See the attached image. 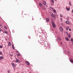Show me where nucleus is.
<instances>
[{
  "label": "nucleus",
  "mask_w": 73,
  "mask_h": 73,
  "mask_svg": "<svg viewBox=\"0 0 73 73\" xmlns=\"http://www.w3.org/2000/svg\"><path fill=\"white\" fill-rule=\"evenodd\" d=\"M69 31H71V29H69Z\"/></svg>",
  "instance_id": "obj_33"
},
{
  "label": "nucleus",
  "mask_w": 73,
  "mask_h": 73,
  "mask_svg": "<svg viewBox=\"0 0 73 73\" xmlns=\"http://www.w3.org/2000/svg\"><path fill=\"white\" fill-rule=\"evenodd\" d=\"M57 39H58V40L59 41H61V38H59L58 37L57 38Z\"/></svg>",
  "instance_id": "obj_9"
},
{
  "label": "nucleus",
  "mask_w": 73,
  "mask_h": 73,
  "mask_svg": "<svg viewBox=\"0 0 73 73\" xmlns=\"http://www.w3.org/2000/svg\"><path fill=\"white\" fill-rule=\"evenodd\" d=\"M0 54H2V53L1 52V51H0Z\"/></svg>",
  "instance_id": "obj_31"
},
{
  "label": "nucleus",
  "mask_w": 73,
  "mask_h": 73,
  "mask_svg": "<svg viewBox=\"0 0 73 73\" xmlns=\"http://www.w3.org/2000/svg\"><path fill=\"white\" fill-rule=\"evenodd\" d=\"M65 39L67 41H69V39H68V38L67 37H66L65 38Z\"/></svg>",
  "instance_id": "obj_13"
},
{
  "label": "nucleus",
  "mask_w": 73,
  "mask_h": 73,
  "mask_svg": "<svg viewBox=\"0 0 73 73\" xmlns=\"http://www.w3.org/2000/svg\"><path fill=\"white\" fill-rule=\"evenodd\" d=\"M29 38H31V37L30 36H29Z\"/></svg>",
  "instance_id": "obj_36"
},
{
  "label": "nucleus",
  "mask_w": 73,
  "mask_h": 73,
  "mask_svg": "<svg viewBox=\"0 0 73 73\" xmlns=\"http://www.w3.org/2000/svg\"><path fill=\"white\" fill-rule=\"evenodd\" d=\"M53 11L54 12V13H56V11L55 9L53 10Z\"/></svg>",
  "instance_id": "obj_19"
},
{
  "label": "nucleus",
  "mask_w": 73,
  "mask_h": 73,
  "mask_svg": "<svg viewBox=\"0 0 73 73\" xmlns=\"http://www.w3.org/2000/svg\"><path fill=\"white\" fill-rule=\"evenodd\" d=\"M4 28H5V29H7V27H6V26L4 27Z\"/></svg>",
  "instance_id": "obj_29"
},
{
  "label": "nucleus",
  "mask_w": 73,
  "mask_h": 73,
  "mask_svg": "<svg viewBox=\"0 0 73 73\" xmlns=\"http://www.w3.org/2000/svg\"><path fill=\"white\" fill-rule=\"evenodd\" d=\"M66 10H67L68 11H69L70 10V8H68V7H66Z\"/></svg>",
  "instance_id": "obj_7"
},
{
  "label": "nucleus",
  "mask_w": 73,
  "mask_h": 73,
  "mask_svg": "<svg viewBox=\"0 0 73 73\" xmlns=\"http://www.w3.org/2000/svg\"><path fill=\"white\" fill-rule=\"evenodd\" d=\"M8 73H10V71L9 70V71H8Z\"/></svg>",
  "instance_id": "obj_34"
},
{
  "label": "nucleus",
  "mask_w": 73,
  "mask_h": 73,
  "mask_svg": "<svg viewBox=\"0 0 73 73\" xmlns=\"http://www.w3.org/2000/svg\"><path fill=\"white\" fill-rule=\"evenodd\" d=\"M8 45H9V46H11V42H9Z\"/></svg>",
  "instance_id": "obj_17"
},
{
  "label": "nucleus",
  "mask_w": 73,
  "mask_h": 73,
  "mask_svg": "<svg viewBox=\"0 0 73 73\" xmlns=\"http://www.w3.org/2000/svg\"><path fill=\"white\" fill-rule=\"evenodd\" d=\"M11 56L12 57V56H13V55H11Z\"/></svg>",
  "instance_id": "obj_40"
},
{
  "label": "nucleus",
  "mask_w": 73,
  "mask_h": 73,
  "mask_svg": "<svg viewBox=\"0 0 73 73\" xmlns=\"http://www.w3.org/2000/svg\"><path fill=\"white\" fill-rule=\"evenodd\" d=\"M70 61L71 62H72V63H73V60L72 59H70Z\"/></svg>",
  "instance_id": "obj_15"
},
{
  "label": "nucleus",
  "mask_w": 73,
  "mask_h": 73,
  "mask_svg": "<svg viewBox=\"0 0 73 73\" xmlns=\"http://www.w3.org/2000/svg\"><path fill=\"white\" fill-rule=\"evenodd\" d=\"M46 22H48V21H49V19L48 18H47L46 19Z\"/></svg>",
  "instance_id": "obj_8"
},
{
  "label": "nucleus",
  "mask_w": 73,
  "mask_h": 73,
  "mask_svg": "<svg viewBox=\"0 0 73 73\" xmlns=\"http://www.w3.org/2000/svg\"><path fill=\"white\" fill-rule=\"evenodd\" d=\"M26 64L27 65H29L30 64H29V62H28V61H26Z\"/></svg>",
  "instance_id": "obj_6"
},
{
  "label": "nucleus",
  "mask_w": 73,
  "mask_h": 73,
  "mask_svg": "<svg viewBox=\"0 0 73 73\" xmlns=\"http://www.w3.org/2000/svg\"><path fill=\"white\" fill-rule=\"evenodd\" d=\"M50 5H52V4L51 3Z\"/></svg>",
  "instance_id": "obj_44"
},
{
  "label": "nucleus",
  "mask_w": 73,
  "mask_h": 73,
  "mask_svg": "<svg viewBox=\"0 0 73 73\" xmlns=\"http://www.w3.org/2000/svg\"><path fill=\"white\" fill-rule=\"evenodd\" d=\"M1 59H4V57L3 56L0 57V60H1Z\"/></svg>",
  "instance_id": "obj_12"
},
{
  "label": "nucleus",
  "mask_w": 73,
  "mask_h": 73,
  "mask_svg": "<svg viewBox=\"0 0 73 73\" xmlns=\"http://www.w3.org/2000/svg\"><path fill=\"white\" fill-rule=\"evenodd\" d=\"M71 41L72 42H73V39L72 38H71L70 39Z\"/></svg>",
  "instance_id": "obj_25"
},
{
  "label": "nucleus",
  "mask_w": 73,
  "mask_h": 73,
  "mask_svg": "<svg viewBox=\"0 0 73 73\" xmlns=\"http://www.w3.org/2000/svg\"><path fill=\"white\" fill-rule=\"evenodd\" d=\"M60 16L61 17H62L63 16H62V15L60 14Z\"/></svg>",
  "instance_id": "obj_28"
},
{
  "label": "nucleus",
  "mask_w": 73,
  "mask_h": 73,
  "mask_svg": "<svg viewBox=\"0 0 73 73\" xmlns=\"http://www.w3.org/2000/svg\"><path fill=\"white\" fill-rule=\"evenodd\" d=\"M17 56H20V54H18L17 55Z\"/></svg>",
  "instance_id": "obj_32"
},
{
  "label": "nucleus",
  "mask_w": 73,
  "mask_h": 73,
  "mask_svg": "<svg viewBox=\"0 0 73 73\" xmlns=\"http://www.w3.org/2000/svg\"><path fill=\"white\" fill-rule=\"evenodd\" d=\"M63 19L62 18H60V20L61 21H62Z\"/></svg>",
  "instance_id": "obj_22"
},
{
  "label": "nucleus",
  "mask_w": 73,
  "mask_h": 73,
  "mask_svg": "<svg viewBox=\"0 0 73 73\" xmlns=\"http://www.w3.org/2000/svg\"><path fill=\"white\" fill-rule=\"evenodd\" d=\"M70 35H68V37H70Z\"/></svg>",
  "instance_id": "obj_30"
},
{
  "label": "nucleus",
  "mask_w": 73,
  "mask_h": 73,
  "mask_svg": "<svg viewBox=\"0 0 73 73\" xmlns=\"http://www.w3.org/2000/svg\"><path fill=\"white\" fill-rule=\"evenodd\" d=\"M68 53H70V51H68Z\"/></svg>",
  "instance_id": "obj_38"
},
{
  "label": "nucleus",
  "mask_w": 73,
  "mask_h": 73,
  "mask_svg": "<svg viewBox=\"0 0 73 73\" xmlns=\"http://www.w3.org/2000/svg\"><path fill=\"white\" fill-rule=\"evenodd\" d=\"M39 6H40V7H42V5L41 4V3H39Z\"/></svg>",
  "instance_id": "obj_16"
},
{
  "label": "nucleus",
  "mask_w": 73,
  "mask_h": 73,
  "mask_svg": "<svg viewBox=\"0 0 73 73\" xmlns=\"http://www.w3.org/2000/svg\"><path fill=\"white\" fill-rule=\"evenodd\" d=\"M17 52H19V51H17Z\"/></svg>",
  "instance_id": "obj_42"
},
{
  "label": "nucleus",
  "mask_w": 73,
  "mask_h": 73,
  "mask_svg": "<svg viewBox=\"0 0 73 73\" xmlns=\"http://www.w3.org/2000/svg\"><path fill=\"white\" fill-rule=\"evenodd\" d=\"M43 3L44 5H45L46 4V1H44L43 2Z\"/></svg>",
  "instance_id": "obj_10"
},
{
  "label": "nucleus",
  "mask_w": 73,
  "mask_h": 73,
  "mask_svg": "<svg viewBox=\"0 0 73 73\" xmlns=\"http://www.w3.org/2000/svg\"><path fill=\"white\" fill-rule=\"evenodd\" d=\"M56 41H57V39H56Z\"/></svg>",
  "instance_id": "obj_45"
},
{
  "label": "nucleus",
  "mask_w": 73,
  "mask_h": 73,
  "mask_svg": "<svg viewBox=\"0 0 73 73\" xmlns=\"http://www.w3.org/2000/svg\"><path fill=\"white\" fill-rule=\"evenodd\" d=\"M0 48H3V46L2 45H0Z\"/></svg>",
  "instance_id": "obj_24"
},
{
  "label": "nucleus",
  "mask_w": 73,
  "mask_h": 73,
  "mask_svg": "<svg viewBox=\"0 0 73 73\" xmlns=\"http://www.w3.org/2000/svg\"><path fill=\"white\" fill-rule=\"evenodd\" d=\"M11 64L12 65L13 68H15V67H16V65H15V64L13 63H11Z\"/></svg>",
  "instance_id": "obj_3"
},
{
  "label": "nucleus",
  "mask_w": 73,
  "mask_h": 73,
  "mask_svg": "<svg viewBox=\"0 0 73 73\" xmlns=\"http://www.w3.org/2000/svg\"><path fill=\"white\" fill-rule=\"evenodd\" d=\"M46 7H48V5H46Z\"/></svg>",
  "instance_id": "obj_39"
},
{
  "label": "nucleus",
  "mask_w": 73,
  "mask_h": 73,
  "mask_svg": "<svg viewBox=\"0 0 73 73\" xmlns=\"http://www.w3.org/2000/svg\"><path fill=\"white\" fill-rule=\"evenodd\" d=\"M17 73H18V72H17Z\"/></svg>",
  "instance_id": "obj_46"
},
{
  "label": "nucleus",
  "mask_w": 73,
  "mask_h": 73,
  "mask_svg": "<svg viewBox=\"0 0 73 73\" xmlns=\"http://www.w3.org/2000/svg\"><path fill=\"white\" fill-rule=\"evenodd\" d=\"M66 24H69V21H66Z\"/></svg>",
  "instance_id": "obj_14"
},
{
  "label": "nucleus",
  "mask_w": 73,
  "mask_h": 73,
  "mask_svg": "<svg viewBox=\"0 0 73 73\" xmlns=\"http://www.w3.org/2000/svg\"><path fill=\"white\" fill-rule=\"evenodd\" d=\"M69 5H70V6H72V4H71V2H70V1H69Z\"/></svg>",
  "instance_id": "obj_11"
},
{
  "label": "nucleus",
  "mask_w": 73,
  "mask_h": 73,
  "mask_svg": "<svg viewBox=\"0 0 73 73\" xmlns=\"http://www.w3.org/2000/svg\"><path fill=\"white\" fill-rule=\"evenodd\" d=\"M60 44H62V42H61V43H60Z\"/></svg>",
  "instance_id": "obj_43"
},
{
  "label": "nucleus",
  "mask_w": 73,
  "mask_h": 73,
  "mask_svg": "<svg viewBox=\"0 0 73 73\" xmlns=\"http://www.w3.org/2000/svg\"><path fill=\"white\" fill-rule=\"evenodd\" d=\"M52 4H54V0H51Z\"/></svg>",
  "instance_id": "obj_18"
},
{
  "label": "nucleus",
  "mask_w": 73,
  "mask_h": 73,
  "mask_svg": "<svg viewBox=\"0 0 73 73\" xmlns=\"http://www.w3.org/2000/svg\"><path fill=\"white\" fill-rule=\"evenodd\" d=\"M0 27L1 28H3V26H2V25L1 24H0Z\"/></svg>",
  "instance_id": "obj_27"
},
{
  "label": "nucleus",
  "mask_w": 73,
  "mask_h": 73,
  "mask_svg": "<svg viewBox=\"0 0 73 73\" xmlns=\"http://www.w3.org/2000/svg\"><path fill=\"white\" fill-rule=\"evenodd\" d=\"M16 61H15V62H20V61L17 58H16Z\"/></svg>",
  "instance_id": "obj_2"
},
{
  "label": "nucleus",
  "mask_w": 73,
  "mask_h": 73,
  "mask_svg": "<svg viewBox=\"0 0 73 73\" xmlns=\"http://www.w3.org/2000/svg\"><path fill=\"white\" fill-rule=\"evenodd\" d=\"M50 14H51L52 16V17H53L55 18V17H54V15H53V13H52V12Z\"/></svg>",
  "instance_id": "obj_4"
},
{
  "label": "nucleus",
  "mask_w": 73,
  "mask_h": 73,
  "mask_svg": "<svg viewBox=\"0 0 73 73\" xmlns=\"http://www.w3.org/2000/svg\"><path fill=\"white\" fill-rule=\"evenodd\" d=\"M51 23L52 25L53 28H56V25L54 23V22H53V21H52L51 22Z\"/></svg>",
  "instance_id": "obj_1"
},
{
  "label": "nucleus",
  "mask_w": 73,
  "mask_h": 73,
  "mask_svg": "<svg viewBox=\"0 0 73 73\" xmlns=\"http://www.w3.org/2000/svg\"><path fill=\"white\" fill-rule=\"evenodd\" d=\"M72 13H73V9H72V11H71Z\"/></svg>",
  "instance_id": "obj_35"
},
{
  "label": "nucleus",
  "mask_w": 73,
  "mask_h": 73,
  "mask_svg": "<svg viewBox=\"0 0 73 73\" xmlns=\"http://www.w3.org/2000/svg\"><path fill=\"white\" fill-rule=\"evenodd\" d=\"M12 48L13 49H15V48L14 47V46L12 45Z\"/></svg>",
  "instance_id": "obj_20"
},
{
  "label": "nucleus",
  "mask_w": 73,
  "mask_h": 73,
  "mask_svg": "<svg viewBox=\"0 0 73 73\" xmlns=\"http://www.w3.org/2000/svg\"><path fill=\"white\" fill-rule=\"evenodd\" d=\"M55 1H56V0H55Z\"/></svg>",
  "instance_id": "obj_47"
},
{
  "label": "nucleus",
  "mask_w": 73,
  "mask_h": 73,
  "mask_svg": "<svg viewBox=\"0 0 73 73\" xmlns=\"http://www.w3.org/2000/svg\"><path fill=\"white\" fill-rule=\"evenodd\" d=\"M50 9H54L52 7H50Z\"/></svg>",
  "instance_id": "obj_26"
},
{
  "label": "nucleus",
  "mask_w": 73,
  "mask_h": 73,
  "mask_svg": "<svg viewBox=\"0 0 73 73\" xmlns=\"http://www.w3.org/2000/svg\"><path fill=\"white\" fill-rule=\"evenodd\" d=\"M61 31H63V29H62V27H59Z\"/></svg>",
  "instance_id": "obj_5"
},
{
  "label": "nucleus",
  "mask_w": 73,
  "mask_h": 73,
  "mask_svg": "<svg viewBox=\"0 0 73 73\" xmlns=\"http://www.w3.org/2000/svg\"><path fill=\"white\" fill-rule=\"evenodd\" d=\"M4 33L6 34H7V33H8V32L6 31H5Z\"/></svg>",
  "instance_id": "obj_23"
},
{
  "label": "nucleus",
  "mask_w": 73,
  "mask_h": 73,
  "mask_svg": "<svg viewBox=\"0 0 73 73\" xmlns=\"http://www.w3.org/2000/svg\"><path fill=\"white\" fill-rule=\"evenodd\" d=\"M44 9H45H45H46L45 8H44Z\"/></svg>",
  "instance_id": "obj_41"
},
{
  "label": "nucleus",
  "mask_w": 73,
  "mask_h": 73,
  "mask_svg": "<svg viewBox=\"0 0 73 73\" xmlns=\"http://www.w3.org/2000/svg\"><path fill=\"white\" fill-rule=\"evenodd\" d=\"M69 29V27H67L66 28V31H68V30Z\"/></svg>",
  "instance_id": "obj_21"
},
{
  "label": "nucleus",
  "mask_w": 73,
  "mask_h": 73,
  "mask_svg": "<svg viewBox=\"0 0 73 73\" xmlns=\"http://www.w3.org/2000/svg\"><path fill=\"white\" fill-rule=\"evenodd\" d=\"M1 29H0V32H1Z\"/></svg>",
  "instance_id": "obj_37"
}]
</instances>
